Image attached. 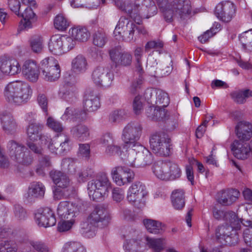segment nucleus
<instances>
[{
  "mask_svg": "<svg viewBox=\"0 0 252 252\" xmlns=\"http://www.w3.org/2000/svg\"><path fill=\"white\" fill-rule=\"evenodd\" d=\"M109 54L111 61L116 66H126L131 63L132 59L131 55L121 47H115L110 49Z\"/></svg>",
  "mask_w": 252,
  "mask_h": 252,
  "instance_id": "nucleus-18",
  "label": "nucleus"
},
{
  "mask_svg": "<svg viewBox=\"0 0 252 252\" xmlns=\"http://www.w3.org/2000/svg\"><path fill=\"white\" fill-rule=\"evenodd\" d=\"M166 22L171 23L174 19L185 20L192 13L190 0H156Z\"/></svg>",
  "mask_w": 252,
  "mask_h": 252,
  "instance_id": "nucleus-1",
  "label": "nucleus"
},
{
  "mask_svg": "<svg viewBox=\"0 0 252 252\" xmlns=\"http://www.w3.org/2000/svg\"><path fill=\"white\" fill-rule=\"evenodd\" d=\"M132 106L135 114L138 115L141 113L143 108V104L141 100V96L138 95L135 97L133 101Z\"/></svg>",
  "mask_w": 252,
  "mask_h": 252,
  "instance_id": "nucleus-60",
  "label": "nucleus"
},
{
  "mask_svg": "<svg viewBox=\"0 0 252 252\" xmlns=\"http://www.w3.org/2000/svg\"><path fill=\"white\" fill-rule=\"evenodd\" d=\"M143 48L140 47H136L134 51V55L135 58L136 63L135 65V71L140 74L144 72L141 63V58L142 56Z\"/></svg>",
  "mask_w": 252,
  "mask_h": 252,
  "instance_id": "nucleus-54",
  "label": "nucleus"
},
{
  "mask_svg": "<svg viewBox=\"0 0 252 252\" xmlns=\"http://www.w3.org/2000/svg\"><path fill=\"white\" fill-rule=\"evenodd\" d=\"M111 186L108 175L104 173H101L88 183L87 189L90 198L96 201L101 200L107 195Z\"/></svg>",
  "mask_w": 252,
  "mask_h": 252,
  "instance_id": "nucleus-6",
  "label": "nucleus"
},
{
  "mask_svg": "<svg viewBox=\"0 0 252 252\" xmlns=\"http://www.w3.org/2000/svg\"><path fill=\"white\" fill-rule=\"evenodd\" d=\"M134 22L129 19L126 18L124 17H121L114 31V34L117 39L120 40V37L122 34L126 31L128 30L130 26L134 24Z\"/></svg>",
  "mask_w": 252,
  "mask_h": 252,
  "instance_id": "nucleus-37",
  "label": "nucleus"
},
{
  "mask_svg": "<svg viewBox=\"0 0 252 252\" xmlns=\"http://www.w3.org/2000/svg\"><path fill=\"white\" fill-rule=\"evenodd\" d=\"M55 28L60 31H65L69 26V21L63 14H59L54 18Z\"/></svg>",
  "mask_w": 252,
  "mask_h": 252,
  "instance_id": "nucleus-44",
  "label": "nucleus"
},
{
  "mask_svg": "<svg viewBox=\"0 0 252 252\" xmlns=\"http://www.w3.org/2000/svg\"><path fill=\"white\" fill-rule=\"evenodd\" d=\"M60 93L62 94V97L68 102H74L77 99L76 88L73 85L69 86L68 83L65 84L63 89Z\"/></svg>",
  "mask_w": 252,
  "mask_h": 252,
  "instance_id": "nucleus-40",
  "label": "nucleus"
},
{
  "mask_svg": "<svg viewBox=\"0 0 252 252\" xmlns=\"http://www.w3.org/2000/svg\"><path fill=\"white\" fill-rule=\"evenodd\" d=\"M25 78L29 81L35 82L39 77V67L35 61L31 60L26 61L21 67Z\"/></svg>",
  "mask_w": 252,
  "mask_h": 252,
  "instance_id": "nucleus-24",
  "label": "nucleus"
},
{
  "mask_svg": "<svg viewBox=\"0 0 252 252\" xmlns=\"http://www.w3.org/2000/svg\"><path fill=\"white\" fill-rule=\"evenodd\" d=\"M122 158L131 166L144 167L152 163L153 158L152 154L141 144L129 148L125 157Z\"/></svg>",
  "mask_w": 252,
  "mask_h": 252,
  "instance_id": "nucleus-5",
  "label": "nucleus"
},
{
  "mask_svg": "<svg viewBox=\"0 0 252 252\" xmlns=\"http://www.w3.org/2000/svg\"><path fill=\"white\" fill-rule=\"evenodd\" d=\"M71 134L78 140L84 141L89 140L90 130L86 125L79 124L73 126L70 130Z\"/></svg>",
  "mask_w": 252,
  "mask_h": 252,
  "instance_id": "nucleus-34",
  "label": "nucleus"
},
{
  "mask_svg": "<svg viewBox=\"0 0 252 252\" xmlns=\"http://www.w3.org/2000/svg\"><path fill=\"white\" fill-rule=\"evenodd\" d=\"M142 126L136 122H130L127 124L123 128L122 134V139L125 143L129 146L134 148L139 145L138 142L142 133Z\"/></svg>",
  "mask_w": 252,
  "mask_h": 252,
  "instance_id": "nucleus-14",
  "label": "nucleus"
},
{
  "mask_svg": "<svg viewBox=\"0 0 252 252\" xmlns=\"http://www.w3.org/2000/svg\"><path fill=\"white\" fill-rule=\"evenodd\" d=\"M35 21V20H31L30 19L27 20L23 19L21 20L19 23L17 30L18 33H19L21 31H27L29 29L32 28V24Z\"/></svg>",
  "mask_w": 252,
  "mask_h": 252,
  "instance_id": "nucleus-61",
  "label": "nucleus"
},
{
  "mask_svg": "<svg viewBox=\"0 0 252 252\" xmlns=\"http://www.w3.org/2000/svg\"><path fill=\"white\" fill-rule=\"evenodd\" d=\"M63 252H86V251L80 243L70 242L64 245Z\"/></svg>",
  "mask_w": 252,
  "mask_h": 252,
  "instance_id": "nucleus-49",
  "label": "nucleus"
},
{
  "mask_svg": "<svg viewBox=\"0 0 252 252\" xmlns=\"http://www.w3.org/2000/svg\"><path fill=\"white\" fill-rule=\"evenodd\" d=\"M113 181L119 186L127 185L134 180L135 174L130 168L124 166H117L111 170Z\"/></svg>",
  "mask_w": 252,
  "mask_h": 252,
  "instance_id": "nucleus-16",
  "label": "nucleus"
},
{
  "mask_svg": "<svg viewBox=\"0 0 252 252\" xmlns=\"http://www.w3.org/2000/svg\"><path fill=\"white\" fill-rule=\"evenodd\" d=\"M43 126L39 123H32L27 128V134L29 140L35 141L39 140L41 143H46L50 137L41 133Z\"/></svg>",
  "mask_w": 252,
  "mask_h": 252,
  "instance_id": "nucleus-23",
  "label": "nucleus"
},
{
  "mask_svg": "<svg viewBox=\"0 0 252 252\" xmlns=\"http://www.w3.org/2000/svg\"><path fill=\"white\" fill-rule=\"evenodd\" d=\"M0 70L3 75L14 76L20 73L21 66L16 59L4 57L0 59Z\"/></svg>",
  "mask_w": 252,
  "mask_h": 252,
  "instance_id": "nucleus-19",
  "label": "nucleus"
},
{
  "mask_svg": "<svg viewBox=\"0 0 252 252\" xmlns=\"http://www.w3.org/2000/svg\"><path fill=\"white\" fill-rule=\"evenodd\" d=\"M233 155L238 159H245L248 158L251 152V141L250 145L240 140H235L231 145Z\"/></svg>",
  "mask_w": 252,
  "mask_h": 252,
  "instance_id": "nucleus-26",
  "label": "nucleus"
},
{
  "mask_svg": "<svg viewBox=\"0 0 252 252\" xmlns=\"http://www.w3.org/2000/svg\"><path fill=\"white\" fill-rule=\"evenodd\" d=\"M136 25L134 24L130 27L129 28L128 30H127L120 37V40L122 39L126 42H130L135 40L134 38V32Z\"/></svg>",
  "mask_w": 252,
  "mask_h": 252,
  "instance_id": "nucleus-57",
  "label": "nucleus"
},
{
  "mask_svg": "<svg viewBox=\"0 0 252 252\" xmlns=\"http://www.w3.org/2000/svg\"><path fill=\"white\" fill-rule=\"evenodd\" d=\"M152 171L155 176L160 180L173 181L179 178L182 174L179 165L170 161H158L154 163Z\"/></svg>",
  "mask_w": 252,
  "mask_h": 252,
  "instance_id": "nucleus-7",
  "label": "nucleus"
},
{
  "mask_svg": "<svg viewBox=\"0 0 252 252\" xmlns=\"http://www.w3.org/2000/svg\"><path fill=\"white\" fill-rule=\"evenodd\" d=\"M37 100L38 104L42 108L43 111L45 113L46 116L48 115V99L45 94H39L37 96Z\"/></svg>",
  "mask_w": 252,
  "mask_h": 252,
  "instance_id": "nucleus-62",
  "label": "nucleus"
},
{
  "mask_svg": "<svg viewBox=\"0 0 252 252\" xmlns=\"http://www.w3.org/2000/svg\"><path fill=\"white\" fill-rule=\"evenodd\" d=\"M45 188L40 182H33L30 185L28 190L24 195V198L28 201H32L35 198L44 196Z\"/></svg>",
  "mask_w": 252,
  "mask_h": 252,
  "instance_id": "nucleus-28",
  "label": "nucleus"
},
{
  "mask_svg": "<svg viewBox=\"0 0 252 252\" xmlns=\"http://www.w3.org/2000/svg\"><path fill=\"white\" fill-rule=\"evenodd\" d=\"M62 44H63V54L67 53L72 49L75 44L76 41L71 36L62 35Z\"/></svg>",
  "mask_w": 252,
  "mask_h": 252,
  "instance_id": "nucleus-52",
  "label": "nucleus"
},
{
  "mask_svg": "<svg viewBox=\"0 0 252 252\" xmlns=\"http://www.w3.org/2000/svg\"><path fill=\"white\" fill-rule=\"evenodd\" d=\"M125 197V191L123 189L116 187L112 190V198L113 200L117 202H120L122 201Z\"/></svg>",
  "mask_w": 252,
  "mask_h": 252,
  "instance_id": "nucleus-64",
  "label": "nucleus"
},
{
  "mask_svg": "<svg viewBox=\"0 0 252 252\" xmlns=\"http://www.w3.org/2000/svg\"><path fill=\"white\" fill-rule=\"evenodd\" d=\"M235 11L233 4L230 1H225L219 3L216 6L215 14L220 20L228 22L232 19Z\"/></svg>",
  "mask_w": 252,
  "mask_h": 252,
  "instance_id": "nucleus-20",
  "label": "nucleus"
},
{
  "mask_svg": "<svg viewBox=\"0 0 252 252\" xmlns=\"http://www.w3.org/2000/svg\"><path fill=\"white\" fill-rule=\"evenodd\" d=\"M110 220V215L103 205L96 206L87 220L81 224L82 233L88 237L95 234L96 228L106 225Z\"/></svg>",
  "mask_w": 252,
  "mask_h": 252,
  "instance_id": "nucleus-3",
  "label": "nucleus"
},
{
  "mask_svg": "<svg viewBox=\"0 0 252 252\" xmlns=\"http://www.w3.org/2000/svg\"><path fill=\"white\" fill-rule=\"evenodd\" d=\"M35 219L39 226L44 227L54 226L56 223V219L53 211L48 207L43 208L42 211L35 214Z\"/></svg>",
  "mask_w": 252,
  "mask_h": 252,
  "instance_id": "nucleus-22",
  "label": "nucleus"
},
{
  "mask_svg": "<svg viewBox=\"0 0 252 252\" xmlns=\"http://www.w3.org/2000/svg\"><path fill=\"white\" fill-rule=\"evenodd\" d=\"M69 34L75 41L80 42L87 41L90 35L88 30L86 28L81 26L71 28L69 31Z\"/></svg>",
  "mask_w": 252,
  "mask_h": 252,
  "instance_id": "nucleus-36",
  "label": "nucleus"
},
{
  "mask_svg": "<svg viewBox=\"0 0 252 252\" xmlns=\"http://www.w3.org/2000/svg\"><path fill=\"white\" fill-rule=\"evenodd\" d=\"M157 64V60L154 57H150L148 58L146 69L151 76L157 77L158 72Z\"/></svg>",
  "mask_w": 252,
  "mask_h": 252,
  "instance_id": "nucleus-53",
  "label": "nucleus"
},
{
  "mask_svg": "<svg viewBox=\"0 0 252 252\" xmlns=\"http://www.w3.org/2000/svg\"><path fill=\"white\" fill-rule=\"evenodd\" d=\"M157 106L166 107L169 103V97L166 92L161 90L156 92V100L155 101Z\"/></svg>",
  "mask_w": 252,
  "mask_h": 252,
  "instance_id": "nucleus-46",
  "label": "nucleus"
},
{
  "mask_svg": "<svg viewBox=\"0 0 252 252\" xmlns=\"http://www.w3.org/2000/svg\"><path fill=\"white\" fill-rule=\"evenodd\" d=\"M143 223L147 230L150 233L158 234L162 233L164 231V225L158 221L151 219H146L143 220Z\"/></svg>",
  "mask_w": 252,
  "mask_h": 252,
  "instance_id": "nucleus-41",
  "label": "nucleus"
},
{
  "mask_svg": "<svg viewBox=\"0 0 252 252\" xmlns=\"http://www.w3.org/2000/svg\"><path fill=\"white\" fill-rule=\"evenodd\" d=\"M107 41V37L102 31H98L93 34V43L97 47L102 48Z\"/></svg>",
  "mask_w": 252,
  "mask_h": 252,
  "instance_id": "nucleus-47",
  "label": "nucleus"
},
{
  "mask_svg": "<svg viewBox=\"0 0 252 252\" xmlns=\"http://www.w3.org/2000/svg\"><path fill=\"white\" fill-rule=\"evenodd\" d=\"M74 223L73 219H68V220L61 221L58 224V230L60 232H64L69 230Z\"/></svg>",
  "mask_w": 252,
  "mask_h": 252,
  "instance_id": "nucleus-59",
  "label": "nucleus"
},
{
  "mask_svg": "<svg viewBox=\"0 0 252 252\" xmlns=\"http://www.w3.org/2000/svg\"><path fill=\"white\" fill-rule=\"evenodd\" d=\"M146 245L155 252H160L164 249V240L163 239L146 238Z\"/></svg>",
  "mask_w": 252,
  "mask_h": 252,
  "instance_id": "nucleus-43",
  "label": "nucleus"
},
{
  "mask_svg": "<svg viewBox=\"0 0 252 252\" xmlns=\"http://www.w3.org/2000/svg\"><path fill=\"white\" fill-rule=\"evenodd\" d=\"M239 39L244 48L252 51V29L241 34Z\"/></svg>",
  "mask_w": 252,
  "mask_h": 252,
  "instance_id": "nucleus-45",
  "label": "nucleus"
},
{
  "mask_svg": "<svg viewBox=\"0 0 252 252\" xmlns=\"http://www.w3.org/2000/svg\"><path fill=\"white\" fill-rule=\"evenodd\" d=\"M147 194L148 192L145 185L140 182L136 181L129 187L126 199L131 205L141 209L145 206V197Z\"/></svg>",
  "mask_w": 252,
  "mask_h": 252,
  "instance_id": "nucleus-10",
  "label": "nucleus"
},
{
  "mask_svg": "<svg viewBox=\"0 0 252 252\" xmlns=\"http://www.w3.org/2000/svg\"><path fill=\"white\" fill-rule=\"evenodd\" d=\"M171 202L173 207L176 210L182 209L185 205V191L182 189L174 190L171 196Z\"/></svg>",
  "mask_w": 252,
  "mask_h": 252,
  "instance_id": "nucleus-35",
  "label": "nucleus"
},
{
  "mask_svg": "<svg viewBox=\"0 0 252 252\" xmlns=\"http://www.w3.org/2000/svg\"><path fill=\"white\" fill-rule=\"evenodd\" d=\"M62 170L69 175H76V178L79 183L86 182L88 178L94 175V171L91 168L79 169L74 161L71 158H65L61 163Z\"/></svg>",
  "mask_w": 252,
  "mask_h": 252,
  "instance_id": "nucleus-11",
  "label": "nucleus"
},
{
  "mask_svg": "<svg viewBox=\"0 0 252 252\" xmlns=\"http://www.w3.org/2000/svg\"><path fill=\"white\" fill-rule=\"evenodd\" d=\"M100 106V98L96 92L90 91L85 95L84 107L89 111H94Z\"/></svg>",
  "mask_w": 252,
  "mask_h": 252,
  "instance_id": "nucleus-29",
  "label": "nucleus"
},
{
  "mask_svg": "<svg viewBox=\"0 0 252 252\" xmlns=\"http://www.w3.org/2000/svg\"><path fill=\"white\" fill-rule=\"evenodd\" d=\"M79 155L85 158L88 159L90 157V145L89 144H80L79 145Z\"/></svg>",
  "mask_w": 252,
  "mask_h": 252,
  "instance_id": "nucleus-63",
  "label": "nucleus"
},
{
  "mask_svg": "<svg viewBox=\"0 0 252 252\" xmlns=\"http://www.w3.org/2000/svg\"><path fill=\"white\" fill-rule=\"evenodd\" d=\"M125 252H144L140 245V241L138 239H127L124 244Z\"/></svg>",
  "mask_w": 252,
  "mask_h": 252,
  "instance_id": "nucleus-42",
  "label": "nucleus"
},
{
  "mask_svg": "<svg viewBox=\"0 0 252 252\" xmlns=\"http://www.w3.org/2000/svg\"><path fill=\"white\" fill-rule=\"evenodd\" d=\"M0 124L3 131L6 135H12L16 133L18 123L10 111L2 110L0 112Z\"/></svg>",
  "mask_w": 252,
  "mask_h": 252,
  "instance_id": "nucleus-17",
  "label": "nucleus"
},
{
  "mask_svg": "<svg viewBox=\"0 0 252 252\" xmlns=\"http://www.w3.org/2000/svg\"><path fill=\"white\" fill-rule=\"evenodd\" d=\"M165 107L157 106L155 108L150 107L149 110L151 112L153 111V114L152 116L148 115V117H151L153 120L155 121H160L165 118L166 112Z\"/></svg>",
  "mask_w": 252,
  "mask_h": 252,
  "instance_id": "nucleus-50",
  "label": "nucleus"
},
{
  "mask_svg": "<svg viewBox=\"0 0 252 252\" xmlns=\"http://www.w3.org/2000/svg\"><path fill=\"white\" fill-rule=\"evenodd\" d=\"M114 74L109 67L99 66L93 71L92 79L95 85L104 88L111 86Z\"/></svg>",
  "mask_w": 252,
  "mask_h": 252,
  "instance_id": "nucleus-15",
  "label": "nucleus"
},
{
  "mask_svg": "<svg viewBox=\"0 0 252 252\" xmlns=\"http://www.w3.org/2000/svg\"><path fill=\"white\" fill-rule=\"evenodd\" d=\"M40 69L44 80L53 82L60 77L61 69L58 61L53 57H47L40 63Z\"/></svg>",
  "mask_w": 252,
  "mask_h": 252,
  "instance_id": "nucleus-13",
  "label": "nucleus"
},
{
  "mask_svg": "<svg viewBox=\"0 0 252 252\" xmlns=\"http://www.w3.org/2000/svg\"><path fill=\"white\" fill-rule=\"evenodd\" d=\"M239 195V191L235 189L222 190L218 193V201L222 205H230L237 200Z\"/></svg>",
  "mask_w": 252,
  "mask_h": 252,
  "instance_id": "nucleus-27",
  "label": "nucleus"
},
{
  "mask_svg": "<svg viewBox=\"0 0 252 252\" xmlns=\"http://www.w3.org/2000/svg\"><path fill=\"white\" fill-rule=\"evenodd\" d=\"M72 70L77 74L85 72L89 68L87 58L81 54L78 55L73 59L71 62Z\"/></svg>",
  "mask_w": 252,
  "mask_h": 252,
  "instance_id": "nucleus-32",
  "label": "nucleus"
},
{
  "mask_svg": "<svg viewBox=\"0 0 252 252\" xmlns=\"http://www.w3.org/2000/svg\"><path fill=\"white\" fill-rule=\"evenodd\" d=\"M30 46L32 50L34 53H40L43 48V41L41 37L39 36H34L30 40Z\"/></svg>",
  "mask_w": 252,
  "mask_h": 252,
  "instance_id": "nucleus-48",
  "label": "nucleus"
},
{
  "mask_svg": "<svg viewBox=\"0 0 252 252\" xmlns=\"http://www.w3.org/2000/svg\"><path fill=\"white\" fill-rule=\"evenodd\" d=\"M62 42V35L59 34L53 35L49 42L50 51L55 55H62L63 44Z\"/></svg>",
  "mask_w": 252,
  "mask_h": 252,
  "instance_id": "nucleus-39",
  "label": "nucleus"
},
{
  "mask_svg": "<svg viewBox=\"0 0 252 252\" xmlns=\"http://www.w3.org/2000/svg\"><path fill=\"white\" fill-rule=\"evenodd\" d=\"M62 172L57 170H52L49 173V176L54 184L58 188L66 189L70 187L71 182L69 177L66 174V172Z\"/></svg>",
  "mask_w": 252,
  "mask_h": 252,
  "instance_id": "nucleus-25",
  "label": "nucleus"
},
{
  "mask_svg": "<svg viewBox=\"0 0 252 252\" xmlns=\"http://www.w3.org/2000/svg\"><path fill=\"white\" fill-rule=\"evenodd\" d=\"M6 150L11 159L18 163L28 165L33 161L32 156L25 145L14 140H10L7 142Z\"/></svg>",
  "mask_w": 252,
  "mask_h": 252,
  "instance_id": "nucleus-9",
  "label": "nucleus"
},
{
  "mask_svg": "<svg viewBox=\"0 0 252 252\" xmlns=\"http://www.w3.org/2000/svg\"><path fill=\"white\" fill-rule=\"evenodd\" d=\"M121 8L129 15L135 23L140 24L142 16L149 18L157 13L158 9L152 0H135L121 4Z\"/></svg>",
  "mask_w": 252,
  "mask_h": 252,
  "instance_id": "nucleus-2",
  "label": "nucleus"
},
{
  "mask_svg": "<svg viewBox=\"0 0 252 252\" xmlns=\"http://www.w3.org/2000/svg\"><path fill=\"white\" fill-rule=\"evenodd\" d=\"M213 217L218 220H220L222 219H225L230 223H235L239 225L240 220L236 214L233 212H224L222 210H219L214 207L212 210Z\"/></svg>",
  "mask_w": 252,
  "mask_h": 252,
  "instance_id": "nucleus-33",
  "label": "nucleus"
},
{
  "mask_svg": "<svg viewBox=\"0 0 252 252\" xmlns=\"http://www.w3.org/2000/svg\"><path fill=\"white\" fill-rule=\"evenodd\" d=\"M29 244L38 252H50L48 246L41 241L30 240Z\"/></svg>",
  "mask_w": 252,
  "mask_h": 252,
  "instance_id": "nucleus-55",
  "label": "nucleus"
},
{
  "mask_svg": "<svg viewBox=\"0 0 252 252\" xmlns=\"http://www.w3.org/2000/svg\"><path fill=\"white\" fill-rule=\"evenodd\" d=\"M32 94V90L30 86L20 81L9 83L4 90V96L6 101L18 105L27 102Z\"/></svg>",
  "mask_w": 252,
  "mask_h": 252,
  "instance_id": "nucleus-4",
  "label": "nucleus"
},
{
  "mask_svg": "<svg viewBox=\"0 0 252 252\" xmlns=\"http://www.w3.org/2000/svg\"><path fill=\"white\" fill-rule=\"evenodd\" d=\"M227 224L218 226L216 230V237L220 243L229 245H234L237 243L239 239L237 230L240 228V224L230 223Z\"/></svg>",
  "mask_w": 252,
  "mask_h": 252,
  "instance_id": "nucleus-12",
  "label": "nucleus"
},
{
  "mask_svg": "<svg viewBox=\"0 0 252 252\" xmlns=\"http://www.w3.org/2000/svg\"><path fill=\"white\" fill-rule=\"evenodd\" d=\"M150 144L151 149L157 155L167 157L171 154V140L166 131H159L152 134Z\"/></svg>",
  "mask_w": 252,
  "mask_h": 252,
  "instance_id": "nucleus-8",
  "label": "nucleus"
},
{
  "mask_svg": "<svg viewBox=\"0 0 252 252\" xmlns=\"http://www.w3.org/2000/svg\"><path fill=\"white\" fill-rule=\"evenodd\" d=\"M79 212L77 205L68 201H62L58 205L57 214L61 219H72Z\"/></svg>",
  "mask_w": 252,
  "mask_h": 252,
  "instance_id": "nucleus-21",
  "label": "nucleus"
},
{
  "mask_svg": "<svg viewBox=\"0 0 252 252\" xmlns=\"http://www.w3.org/2000/svg\"><path fill=\"white\" fill-rule=\"evenodd\" d=\"M86 113L73 107H67L61 118L63 121L80 122L86 119Z\"/></svg>",
  "mask_w": 252,
  "mask_h": 252,
  "instance_id": "nucleus-31",
  "label": "nucleus"
},
{
  "mask_svg": "<svg viewBox=\"0 0 252 252\" xmlns=\"http://www.w3.org/2000/svg\"><path fill=\"white\" fill-rule=\"evenodd\" d=\"M171 63V61L162 63L160 65V68L158 69L157 77H162L169 74L173 69Z\"/></svg>",
  "mask_w": 252,
  "mask_h": 252,
  "instance_id": "nucleus-56",
  "label": "nucleus"
},
{
  "mask_svg": "<svg viewBox=\"0 0 252 252\" xmlns=\"http://www.w3.org/2000/svg\"><path fill=\"white\" fill-rule=\"evenodd\" d=\"M230 96L236 103L244 104L247 99L252 97V90L250 89L236 90L231 93Z\"/></svg>",
  "mask_w": 252,
  "mask_h": 252,
  "instance_id": "nucleus-38",
  "label": "nucleus"
},
{
  "mask_svg": "<svg viewBox=\"0 0 252 252\" xmlns=\"http://www.w3.org/2000/svg\"><path fill=\"white\" fill-rule=\"evenodd\" d=\"M136 72L139 75V77L135 80L133 81L129 89L130 93L133 94H135L137 89L140 88L143 81L142 75L144 74V72L141 74H140L138 72Z\"/></svg>",
  "mask_w": 252,
  "mask_h": 252,
  "instance_id": "nucleus-58",
  "label": "nucleus"
},
{
  "mask_svg": "<svg viewBox=\"0 0 252 252\" xmlns=\"http://www.w3.org/2000/svg\"><path fill=\"white\" fill-rule=\"evenodd\" d=\"M46 125L50 129L57 133L62 132L64 129L62 123L52 117L47 118Z\"/></svg>",
  "mask_w": 252,
  "mask_h": 252,
  "instance_id": "nucleus-51",
  "label": "nucleus"
},
{
  "mask_svg": "<svg viewBox=\"0 0 252 252\" xmlns=\"http://www.w3.org/2000/svg\"><path fill=\"white\" fill-rule=\"evenodd\" d=\"M235 132L240 140H249L252 137V124L246 121L239 122L235 127Z\"/></svg>",
  "mask_w": 252,
  "mask_h": 252,
  "instance_id": "nucleus-30",
  "label": "nucleus"
}]
</instances>
